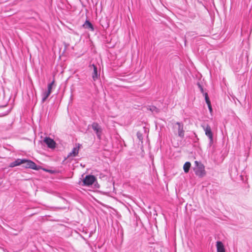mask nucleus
Returning <instances> with one entry per match:
<instances>
[{
    "instance_id": "nucleus-1",
    "label": "nucleus",
    "mask_w": 252,
    "mask_h": 252,
    "mask_svg": "<svg viewBox=\"0 0 252 252\" xmlns=\"http://www.w3.org/2000/svg\"><path fill=\"white\" fill-rule=\"evenodd\" d=\"M194 163L196 167L194 169L195 174L200 177H204L206 175L204 165L197 161H195Z\"/></svg>"
},
{
    "instance_id": "nucleus-2",
    "label": "nucleus",
    "mask_w": 252,
    "mask_h": 252,
    "mask_svg": "<svg viewBox=\"0 0 252 252\" xmlns=\"http://www.w3.org/2000/svg\"><path fill=\"white\" fill-rule=\"evenodd\" d=\"M174 131L178 134V136L183 138L185 135V130H184L183 124L177 122L173 126Z\"/></svg>"
},
{
    "instance_id": "nucleus-3",
    "label": "nucleus",
    "mask_w": 252,
    "mask_h": 252,
    "mask_svg": "<svg viewBox=\"0 0 252 252\" xmlns=\"http://www.w3.org/2000/svg\"><path fill=\"white\" fill-rule=\"evenodd\" d=\"M23 167L25 168H29L32 169L38 170V168L36 164L30 160H27L26 159H23Z\"/></svg>"
},
{
    "instance_id": "nucleus-4",
    "label": "nucleus",
    "mask_w": 252,
    "mask_h": 252,
    "mask_svg": "<svg viewBox=\"0 0 252 252\" xmlns=\"http://www.w3.org/2000/svg\"><path fill=\"white\" fill-rule=\"evenodd\" d=\"M92 128L95 132L97 138L99 139H101L102 134V128L101 126L96 123H93L92 125Z\"/></svg>"
},
{
    "instance_id": "nucleus-5",
    "label": "nucleus",
    "mask_w": 252,
    "mask_h": 252,
    "mask_svg": "<svg viewBox=\"0 0 252 252\" xmlns=\"http://www.w3.org/2000/svg\"><path fill=\"white\" fill-rule=\"evenodd\" d=\"M95 181V178L93 175H87L83 180V184L84 185L89 186L94 184Z\"/></svg>"
},
{
    "instance_id": "nucleus-6",
    "label": "nucleus",
    "mask_w": 252,
    "mask_h": 252,
    "mask_svg": "<svg viewBox=\"0 0 252 252\" xmlns=\"http://www.w3.org/2000/svg\"><path fill=\"white\" fill-rule=\"evenodd\" d=\"M90 69L93 70L92 77L94 81H95L99 76L97 67L94 64L90 65Z\"/></svg>"
},
{
    "instance_id": "nucleus-7",
    "label": "nucleus",
    "mask_w": 252,
    "mask_h": 252,
    "mask_svg": "<svg viewBox=\"0 0 252 252\" xmlns=\"http://www.w3.org/2000/svg\"><path fill=\"white\" fill-rule=\"evenodd\" d=\"M43 141L49 148L51 149L55 148L56 143L52 139L49 137H46Z\"/></svg>"
},
{
    "instance_id": "nucleus-8",
    "label": "nucleus",
    "mask_w": 252,
    "mask_h": 252,
    "mask_svg": "<svg viewBox=\"0 0 252 252\" xmlns=\"http://www.w3.org/2000/svg\"><path fill=\"white\" fill-rule=\"evenodd\" d=\"M80 147V145L79 144L76 145V146L72 149V151L70 153H69V154L68 155V157H74L77 156L79 153Z\"/></svg>"
},
{
    "instance_id": "nucleus-9",
    "label": "nucleus",
    "mask_w": 252,
    "mask_h": 252,
    "mask_svg": "<svg viewBox=\"0 0 252 252\" xmlns=\"http://www.w3.org/2000/svg\"><path fill=\"white\" fill-rule=\"evenodd\" d=\"M204 130H205V134L207 136H208V137L209 138V139L210 140V141H213V133H212L210 126H209L207 125L206 126V127H205V128L204 129Z\"/></svg>"
},
{
    "instance_id": "nucleus-10",
    "label": "nucleus",
    "mask_w": 252,
    "mask_h": 252,
    "mask_svg": "<svg viewBox=\"0 0 252 252\" xmlns=\"http://www.w3.org/2000/svg\"><path fill=\"white\" fill-rule=\"evenodd\" d=\"M23 163V159L18 158L14 161L10 163L9 166L10 167H14L16 166H19Z\"/></svg>"
},
{
    "instance_id": "nucleus-11",
    "label": "nucleus",
    "mask_w": 252,
    "mask_h": 252,
    "mask_svg": "<svg viewBox=\"0 0 252 252\" xmlns=\"http://www.w3.org/2000/svg\"><path fill=\"white\" fill-rule=\"evenodd\" d=\"M216 246L217 252H225L223 244L221 242L218 241Z\"/></svg>"
},
{
    "instance_id": "nucleus-12",
    "label": "nucleus",
    "mask_w": 252,
    "mask_h": 252,
    "mask_svg": "<svg viewBox=\"0 0 252 252\" xmlns=\"http://www.w3.org/2000/svg\"><path fill=\"white\" fill-rule=\"evenodd\" d=\"M83 26L85 29H91L92 31L94 30L92 24L88 21H86Z\"/></svg>"
},
{
    "instance_id": "nucleus-13",
    "label": "nucleus",
    "mask_w": 252,
    "mask_h": 252,
    "mask_svg": "<svg viewBox=\"0 0 252 252\" xmlns=\"http://www.w3.org/2000/svg\"><path fill=\"white\" fill-rule=\"evenodd\" d=\"M191 166V163L189 162H186L183 166V169L185 173H188L190 167Z\"/></svg>"
},
{
    "instance_id": "nucleus-14",
    "label": "nucleus",
    "mask_w": 252,
    "mask_h": 252,
    "mask_svg": "<svg viewBox=\"0 0 252 252\" xmlns=\"http://www.w3.org/2000/svg\"><path fill=\"white\" fill-rule=\"evenodd\" d=\"M50 94H51V93L49 91H45L42 94V102H44L46 100V99L49 97V96L50 95Z\"/></svg>"
},
{
    "instance_id": "nucleus-15",
    "label": "nucleus",
    "mask_w": 252,
    "mask_h": 252,
    "mask_svg": "<svg viewBox=\"0 0 252 252\" xmlns=\"http://www.w3.org/2000/svg\"><path fill=\"white\" fill-rule=\"evenodd\" d=\"M54 83L55 81L53 80L51 83L49 84L48 85V90L47 91H49L50 93H51L52 92V87L53 85L54 84Z\"/></svg>"
},
{
    "instance_id": "nucleus-16",
    "label": "nucleus",
    "mask_w": 252,
    "mask_h": 252,
    "mask_svg": "<svg viewBox=\"0 0 252 252\" xmlns=\"http://www.w3.org/2000/svg\"><path fill=\"white\" fill-rule=\"evenodd\" d=\"M203 95L205 97V99L206 103L208 104V103H211V101L209 99L208 94L207 93H205Z\"/></svg>"
},
{
    "instance_id": "nucleus-17",
    "label": "nucleus",
    "mask_w": 252,
    "mask_h": 252,
    "mask_svg": "<svg viewBox=\"0 0 252 252\" xmlns=\"http://www.w3.org/2000/svg\"><path fill=\"white\" fill-rule=\"evenodd\" d=\"M137 138H138V139L139 140V141H141V143H142V140H143L142 134L140 132L138 131L137 133Z\"/></svg>"
},
{
    "instance_id": "nucleus-18",
    "label": "nucleus",
    "mask_w": 252,
    "mask_h": 252,
    "mask_svg": "<svg viewBox=\"0 0 252 252\" xmlns=\"http://www.w3.org/2000/svg\"><path fill=\"white\" fill-rule=\"evenodd\" d=\"M207 104V105L208 106V108H209L210 112L211 113L212 112V106H211V103H208Z\"/></svg>"
},
{
    "instance_id": "nucleus-19",
    "label": "nucleus",
    "mask_w": 252,
    "mask_h": 252,
    "mask_svg": "<svg viewBox=\"0 0 252 252\" xmlns=\"http://www.w3.org/2000/svg\"><path fill=\"white\" fill-rule=\"evenodd\" d=\"M198 87L200 88V90L201 93L204 94L205 93L204 92V90H203V89L202 87L200 85H199V84H198Z\"/></svg>"
}]
</instances>
